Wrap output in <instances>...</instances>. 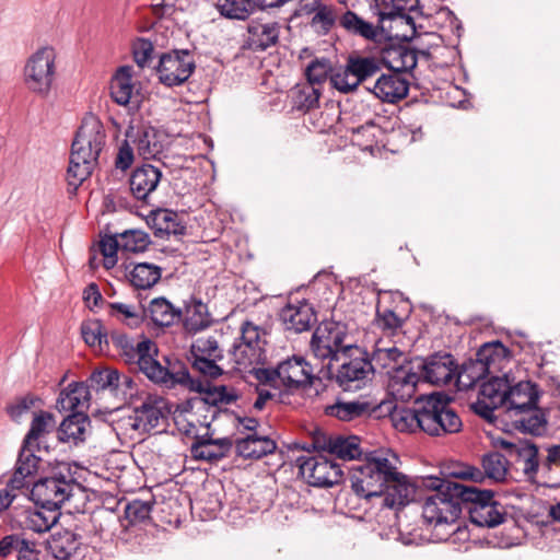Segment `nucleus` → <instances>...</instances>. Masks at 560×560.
I'll return each instance as SVG.
<instances>
[{
	"instance_id": "nucleus-1",
	"label": "nucleus",
	"mask_w": 560,
	"mask_h": 560,
	"mask_svg": "<svg viewBox=\"0 0 560 560\" xmlns=\"http://www.w3.org/2000/svg\"><path fill=\"white\" fill-rule=\"evenodd\" d=\"M424 487L435 491L428 497L422 506L423 520L433 525L438 540H447L454 535H466L457 520L466 510L472 524L479 527H495L508 521L502 504L493 500L491 490H481L467 483L439 479L429 476Z\"/></svg>"
},
{
	"instance_id": "nucleus-2",
	"label": "nucleus",
	"mask_w": 560,
	"mask_h": 560,
	"mask_svg": "<svg viewBox=\"0 0 560 560\" xmlns=\"http://www.w3.org/2000/svg\"><path fill=\"white\" fill-rule=\"evenodd\" d=\"M398 457L390 451H373L365 462L352 468L350 477L354 493L365 500L382 499V505L398 509L409 504L416 487L398 471Z\"/></svg>"
},
{
	"instance_id": "nucleus-3",
	"label": "nucleus",
	"mask_w": 560,
	"mask_h": 560,
	"mask_svg": "<svg viewBox=\"0 0 560 560\" xmlns=\"http://www.w3.org/2000/svg\"><path fill=\"white\" fill-rule=\"evenodd\" d=\"M113 343L119 354L127 363H137L139 370L152 382L165 384L172 387L175 383H186L190 381V374L186 366L180 362L163 366L154 357L158 354V348L150 339H143L135 343L127 335L113 331L109 335V345Z\"/></svg>"
},
{
	"instance_id": "nucleus-4",
	"label": "nucleus",
	"mask_w": 560,
	"mask_h": 560,
	"mask_svg": "<svg viewBox=\"0 0 560 560\" xmlns=\"http://www.w3.org/2000/svg\"><path fill=\"white\" fill-rule=\"evenodd\" d=\"M105 138L102 121L93 114L86 115L71 145L67 180L72 192H75L79 186L92 174L105 144Z\"/></svg>"
},
{
	"instance_id": "nucleus-5",
	"label": "nucleus",
	"mask_w": 560,
	"mask_h": 560,
	"mask_svg": "<svg viewBox=\"0 0 560 560\" xmlns=\"http://www.w3.org/2000/svg\"><path fill=\"white\" fill-rule=\"evenodd\" d=\"M82 492L83 487L77 481L71 468L62 464L49 476L33 483L30 498L40 508L59 510L66 501Z\"/></svg>"
},
{
	"instance_id": "nucleus-6",
	"label": "nucleus",
	"mask_w": 560,
	"mask_h": 560,
	"mask_svg": "<svg viewBox=\"0 0 560 560\" xmlns=\"http://www.w3.org/2000/svg\"><path fill=\"white\" fill-rule=\"evenodd\" d=\"M348 326L341 322L326 320L320 323L311 339V350L315 358L331 362L341 361L354 347Z\"/></svg>"
},
{
	"instance_id": "nucleus-7",
	"label": "nucleus",
	"mask_w": 560,
	"mask_h": 560,
	"mask_svg": "<svg viewBox=\"0 0 560 560\" xmlns=\"http://www.w3.org/2000/svg\"><path fill=\"white\" fill-rule=\"evenodd\" d=\"M423 432L440 436L454 434L462 430L463 422L450 406V398L443 394L423 396Z\"/></svg>"
},
{
	"instance_id": "nucleus-8",
	"label": "nucleus",
	"mask_w": 560,
	"mask_h": 560,
	"mask_svg": "<svg viewBox=\"0 0 560 560\" xmlns=\"http://www.w3.org/2000/svg\"><path fill=\"white\" fill-rule=\"evenodd\" d=\"M56 50L50 46L38 48L24 67V82L27 89L42 96H47L56 78Z\"/></svg>"
},
{
	"instance_id": "nucleus-9",
	"label": "nucleus",
	"mask_w": 560,
	"mask_h": 560,
	"mask_svg": "<svg viewBox=\"0 0 560 560\" xmlns=\"http://www.w3.org/2000/svg\"><path fill=\"white\" fill-rule=\"evenodd\" d=\"M196 68L194 54L188 49H173L160 56L156 66L159 81L165 86H178L185 83Z\"/></svg>"
},
{
	"instance_id": "nucleus-10",
	"label": "nucleus",
	"mask_w": 560,
	"mask_h": 560,
	"mask_svg": "<svg viewBox=\"0 0 560 560\" xmlns=\"http://www.w3.org/2000/svg\"><path fill=\"white\" fill-rule=\"evenodd\" d=\"M341 360L336 381L343 390L361 388L374 374V365L368 353L358 346H354L347 357H341Z\"/></svg>"
},
{
	"instance_id": "nucleus-11",
	"label": "nucleus",
	"mask_w": 560,
	"mask_h": 560,
	"mask_svg": "<svg viewBox=\"0 0 560 560\" xmlns=\"http://www.w3.org/2000/svg\"><path fill=\"white\" fill-rule=\"evenodd\" d=\"M296 463L301 475L313 487L329 488L342 480L340 465L323 455L300 456Z\"/></svg>"
},
{
	"instance_id": "nucleus-12",
	"label": "nucleus",
	"mask_w": 560,
	"mask_h": 560,
	"mask_svg": "<svg viewBox=\"0 0 560 560\" xmlns=\"http://www.w3.org/2000/svg\"><path fill=\"white\" fill-rule=\"evenodd\" d=\"M494 445L505 452L509 463L518 465L520 469L528 478H533L540 468L541 463L538 458V447L532 441L498 439Z\"/></svg>"
},
{
	"instance_id": "nucleus-13",
	"label": "nucleus",
	"mask_w": 560,
	"mask_h": 560,
	"mask_svg": "<svg viewBox=\"0 0 560 560\" xmlns=\"http://www.w3.org/2000/svg\"><path fill=\"white\" fill-rule=\"evenodd\" d=\"M313 378V368L303 357L293 355L278 364L279 383L290 392L311 385Z\"/></svg>"
},
{
	"instance_id": "nucleus-14",
	"label": "nucleus",
	"mask_w": 560,
	"mask_h": 560,
	"mask_svg": "<svg viewBox=\"0 0 560 560\" xmlns=\"http://www.w3.org/2000/svg\"><path fill=\"white\" fill-rule=\"evenodd\" d=\"M312 443L313 448L328 452L340 459L351 460L361 456L360 439L355 435H326L317 432Z\"/></svg>"
},
{
	"instance_id": "nucleus-15",
	"label": "nucleus",
	"mask_w": 560,
	"mask_h": 560,
	"mask_svg": "<svg viewBox=\"0 0 560 560\" xmlns=\"http://www.w3.org/2000/svg\"><path fill=\"white\" fill-rule=\"evenodd\" d=\"M423 377L427 382L434 385H447L456 382L457 364L450 353H434L430 355L422 364Z\"/></svg>"
},
{
	"instance_id": "nucleus-16",
	"label": "nucleus",
	"mask_w": 560,
	"mask_h": 560,
	"mask_svg": "<svg viewBox=\"0 0 560 560\" xmlns=\"http://www.w3.org/2000/svg\"><path fill=\"white\" fill-rule=\"evenodd\" d=\"M161 178L162 172L154 165L142 164L136 167L129 178L132 196L144 205H150L151 195L158 188Z\"/></svg>"
},
{
	"instance_id": "nucleus-17",
	"label": "nucleus",
	"mask_w": 560,
	"mask_h": 560,
	"mask_svg": "<svg viewBox=\"0 0 560 560\" xmlns=\"http://www.w3.org/2000/svg\"><path fill=\"white\" fill-rule=\"evenodd\" d=\"M338 27L350 36L374 43L380 42L385 34H388L385 26L374 25L351 10L340 13Z\"/></svg>"
},
{
	"instance_id": "nucleus-18",
	"label": "nucleus",
	"mask_w": 560,
	"mask_h": 560,
	"mask_svg": "<svg viewBox=\"0 0 560 560\" xmlns=\"http://www.w3.org/2000/svg\"><path fill=\"white\" fill-rule=\"evenodd\" d=\"M260 334L259 327L252 322H244L241 327V337L233 343L232 355L238 365L252 363L259 357Z\"/></svg>"
},
{
	"instance_id": "nucleus-19",
	"label": "nucleus",
	"mask_w": 560,
	"mask_h": 560,
	"mask_svg": "<svg viewBox=\"0 0 560 560\" xmlns=\"http://www.w3.org/2000/svg\"><path fill=\"white\" fill-rule=\"evenodd\" d=\"M280 319L287 330L299 334L311 329L317 317L312 304L302 300L296 304L288 303L280 312Z\"/></svg>"
},
{
	"instance_id": "nucleus-20",
	"label": "nucleus",
	"mask_w": 560,
	"mask_h": 560,
	"mask_svg": "<svg viewBox=\"0 0 560 560\" xmlns=\"http://www.w3.org/2000/svg\"><path fill=\"white\" fill-rule=\"evenodd\" d=\"M233 442L230 438L213 439L209 435L196 436L190 446L191 458L217 463L228 456Z\"/></svg>"
},
{
	"instance_id": "nucleus-21",
	"label": "nucleus",
	"mask_w": 560,
	"mask_h": 560,
	"mask_svg": "<svg viewBox=\"0 0 560 560\" xmlns=\"http://www.w3.org/2000/svg\"><path fill=\"white\" fill-rule=\"evenodd\" d=\"M36 451L38 450L34 446L25 445L24 443L22 444L15 464L14 474L7 485L8 488H11L12 490H20L30 486V479L37 472L40 462V458L35 455Z\"/></svg>"
},
{
	"instance_id": "nucleus-22",
	"label": "nucleus",
	"mask_w": 560,
	"mask_h": 560,
	"mask_svg": "<svg viewBox=\"0 0 560 560\" xmlns=\"http://www.w3.org/2000/svg\"><path fill=\"white\" fill-rule=\"evenodd\" d=\"M539 392L537 386L530 382H520L511 386L506 393L505 404L508 411L514 416L533 411L537 408Z\"/></svg>"
},
{
	"instance_id": "nucleus-23",
	"label": "nucleus",
	"mask_w": 560,
	"mask_h": 560,
	"mask_svg": "<svg viewBox=\"0 0 560 560\" xmlns=\"http://www.w3.org/2000/svg\"><path fill=\"white\" fill-rule=\"evenodd\" d=\"M386 373L389 376V393L396 400L408 401L415 397L420 375L413 372L409 365H399Z\"/></svg>"
},
{
	"instance_id": "nucleus-24",
	"label": "nucleus",
	"mask_w": 560,
	"mask_h": 560,
	"mask_svg": "<svg viewBox=\"0 0 560 560\" xmlns=\"http://www.w3.org/2000/svg\"><path fill=\"white\" fill-rule=\"evenodd\" d=\"M279 35V23H262L258 20H252L247 24V37L245 45L253 51H264L278 43Z\"/></svg>"
},
{
	"instance_id": "nucleus-25",
	"label": "nucleus",
	"mask_w": 560,
	"mask_h": 560,
	"mask_svg": "<svg viewBox=\"0 0 560 560\" xmlns=\"http://www.w3.org/2000/svg\"><path fill=\"white\" fill-rule=\"evenodd\" d=\"M91 428V420L84 411H75L62 420L57 429V438L62 443L79 445L83 443Z\"/></svg>"
},
{
	"instance_id": "nucleus-26",
	"label": "nucleus",
	"mask_w": 560,
	"mask_h": 560,
	"mask_svg": "<svg viewBox=\"0 0 560 560\" xmlns=\"http://www.w3.org/2000/svg\"><path fill=\"white\" fill-rule=\"evenodd\" d=\"M369 91L382 102L394 104L408 95L409 82L397 72L382 74Z\"/></svg>"
},
{
	"instance_id": "nucleus-27",
	"label": "nucleus",
	"mask_w": 560,
	"mask_h": 560,
	"mask_svg": "<svg viewBox=\"0 0 560 560\" xmlns=\"http://www.w3.org/2000/svg\"><path fill=\"white\" fill-rule=\"evenodd\" d=\"M166 401L158 396H148L140 406L135 408V428L150 431L160 425L166 418Z\"/></svg>"
},
{
	"instance_id": "nucleus-28",
	"label": "nucleus",
	"mask_w": 560,
	"mask_h": 560,
	"mask_svg": "<svg viewBox=\"0 0 560 560\" xmlns=\"http://www.w3.org/2000/svg\"><path fill=\"white\" fill-rule=\"evenodd\" d=\"M376 409L372 402L365 399L341 400L325 408V413L340 421H354L369 418Z\"/></svg>"
},
{
	"instance_id": "nucleus-29",
	"label": "nucleus",
	"mask_w": 560,
	"mask_h": 560,
	"mask_svg": "<svg viewBox=\"0 0 560 560\" xmlns=\"http://www.w3.org/2000/svg\"><path fill=\"white\" fill-rule=\"evenodd\" d=\"M423 396L416 398L412 408L395 405L390 410L389 418L397 431L415 433L423 432Z\"/></svg>"
},
{
	"instance_id": "nucleus-30",
	"label": "nucleus",
	"mask_w": 560,
	"mask_h": 560,
	"mask_svg": "<svg viewBox=\"0 0 560 560\" xmlns=\"http://www.w3.org/2000/svg\"><path fill=\"white\" fill-rule=\"evenodd\" d=\"M91 394L84 382H72L60 392L56 402L59 411H83L89 408Z\"/></svg>"
},
{
	"instance_id": "nucleus-31",
	"label": "nucleus",
	"mask_w": 560,
	"mask_h": 560,
	"mask_svg": "<svg viewBox=\"0 0 560 560\" xmlns=\"http://www.w3.org/2000/svg\"><path fill=\"white\" fill-rule=\"evenodd\" d=\"M235 450L238 456L246 459H260L277 450V443L268 438L260 436L256 432L243 439H237Z\"/></svg>"
},
{
	"instance_id": "nucleus-32",
	"label": "nucleus",
	"mask_w": 560,
	"mask_h": 560,
	"mask_svg": "<svg viewBox=\"0 0 560 560\" xmlns=\"http://www.w3.org/2000/svg\"><path fill=\"white\" fill-rule=\"evenodd\" d=\"M384 63L394 72L410 71L417 66V52L405 44H389L383 49Z\"/></svg>"
},
{
	"instance_id": "nucleus-33",
	"label": "nucleus",
	"mask_w": 560,
	"mask_h": 560,
	"mask_svg": "<svg viewBox=\"0 0 560 560\" xmlns=\"http://www.w3.org/2000/svg\"><path fill=\"white\" fill-rule=\"evenodd\" d=\"M148 223L153 229L156 237H164L170 234L183 235L186 231V226L178 221L177 212L167 209L151 211Z\"/></svg>"
},
{
	"instance_id": "nucleus-34",
	"label": "nucleus",
	"mask_w": 560,
	"mask_h": 560,
	"mask_svg": "<svg viewBox=\"0 0 560 560\" xmlns=\"http://www.w3.org/2000/svg\"><path fill=\"white\" fill-rule=\"evenodd\" d=\"M57 421L55 416L48 411H39L34 415L30 430L26 433L23 443L40 450L42 439L55 431Z\"/></svg>"
},
{
	"instance_id": "nucleus-35",
	"label": "nucleus",
	"mask_w": 560,
	"mask_h": 560,
	"mask_svg": "<svg viewBox=\"0 0 560 560\" xmlns=\"http://www.w3.org/2000/svg\"><path fill=\"white\" fill-rule=\"evenodd\" d=\"M180 385L187 386L190 389H195L198 393H203L205 396L202 401L211 406L230 405L237 399V394L233 388H229L225 385H218L208 388H203L201 382L194 381L190 377L189 382L179 383Z\"/></svg>"
},
{
	"instance_id": "nucleus-36",
	"label": "nucleus",
	"mask_w": 560,
	"mask_h": 560,
	"mask_svg": "<svg viewBox=\"0 0 560 560\" xmlns=\"http://www.w3.org/2000/svg\"><path fill=\"white\" fill-rule=\"evenodd\" d=\"M110 96L118 105H128L133 94L135 85L130 67H120L110 81Z\"/></svg>"
},
{
	"instance_id": "nucleus-37",
	"label": "nucleus",
	"mask_w": 560,
	"mask_h": 560,
	"mask_svg": "<svg viewBox=\"0 0 560 560\" xmlns=\"http://www.w3.org/2000/svg\"><path fill=\"white\" fill-rule=\"evenodd\" d=\"M322 91V86H315L306 82L296 84L291 90L293 108L303 113L318 108Z\"/></svg>"
},
{
	"instance_id": "nucleus-38",
	"label": "nucleus",
	"mask_w": 560,
	"mask_h": 560,
	"mask_svg": "<svg viewBox=\"0 0 560 560\" xmlns=\"http://www.w3.org/2000/svg\"><path fill=\"white\" fill-rule=\"evenodd\" d=\"M150 318L156 326L168 327L182 318V311L165 298L153 299L148 307Z\"/></svg>"
},
{
	"instance_id": "nucleus-39",
	"label": "nucleus",
	"mask_w": 560,
	"mask_h": 560,
	"mask_svg": "<svg viewBox=\"0 0 560 560\" xmlns=\"http://www.w3.org/2000/svg\"><path fill=\"white\" fill-rule=\"evenodd\" d=\"M490 371L480 360L469 359L463 363L460 370H456V386L460 390H467L483 380Z\"/></svg>"
},
{
	"instance_id": "nucleus-40",
	"label": "nucleus",
	"mask_w": 560,
	"mask_h": 560,
	"mask_svg": "<svg viewBox=\"0 0 560 560\" xmlns=\"http://www.w3.org/2000/svg\"><path fill=\"white\" fill-rule=\"evenodd\" d=\"M107 305L108 315L130 328L139 327L145 317V310L139 305L120 302H112Z\"/></svg>"
},
{
	"instance_id": "nucleus-41",
	"label": "nucleus",
	"mask_w": 560,
	"mask_h": 560,
	"mask_svg": "<svg viewBox=\"0 0 560 560\" xmlns=\"http://www.w3.org/2000/svg\"><path fill=\"white\" fill-rule=\"evenodd\" d=\"M80 542L77 534L70 530L57 532L51 535L48 548L51 555L59 560H68L75 555Z\"/></svg>"
},
{
	"instance_id": "nucleus-42",
	"label": "nucleus",
	"mask_w": 560,
	"mask_h": 560,
	"mask_svg": "<svg viewBox=\"0 0 560 560\" xmlns=\"http://www.w3.org/2000/svg\"><path fill=\"white\" fill-rule=\"evenodd\" d=\"M215 5L222 16L238 21L247 20L258 8L257 0H218Z\"/></svg>"
},
{
	"instance_id": "nucleus-43",
	"label": "nucleus",
	"mask_w": 560,
	"mask_h": 560,
	"mask_svg": "<svg viewBox=\"0 0 560 560\" xmlns=\"http://www.w3.org/2000/svg\"><path fill=\"white\" fill-rule=\"evenodd\" d=\"M211 324L208 306L192 298L185 305V326L188 330L200 331Z\"/></svg>"
},
{
	"instance_id": "nucleus-44",
	"label": "nucleus",
	"mask_w": 560,
	"mask_h": 560,
	"mask_svg": "<svg viewBox=\"0 0 560 560\" xmlns=\"http://www.w3.org/2000/svg\"><path fill=\"white\" fill-rule=\"evenodd\" d=\"M162 269L153 264L139 262L128 273V280L137 289H150L161 279Z\"/></svg>"
},
{
	"instance_id": "nucleus-45",
	"label": "nucleus",
	"mask_w": 560,
	"mask_h": 560,
	"mask_svg": "<svg viewBox=\"0 0 560 560\" xmlns=\"http://www.w3.org/2000/svg\"><path fill=\"white\" fill-rule=\"evenodd\" d=\"M58 517V510L40 508V510L27 511L24 523L27 529L40 534L48 532L57 523Z\"/></svg>"
},
{
	"instance_id": "nucleus-46",
	"label": "nucleus",
	"mask_w": 560,
	"mask_h": 560,
	"mask_svg": "<svg viewBox=\"0 0 560 560\" xmlns=\"http://www.w3.org/2000/svg\"><path fill=\"white\" fill-rule=\"evenodd\" d=\"M510 388L508 377L492 376L480 385L479 397L493 401L503 407L506 399V393Z\"/></svg>"
},
{
	"instance_id": "nucleus-47",
	"label": "nucleus",
	"mask_w": 560,
	"mask_h": 560,
	"mask_svg": "<svg viewBox=\"0 0 560 560\" xmlns=\"http://www.w3.org/2000/svg\"><path fill=\"white\" fill-rule=\"evenodd\" d=\"M483 479L488 477L494 481H503L508 472L509 458L505 453L490 452L481 460Z\"/></svg>"
},
{
	"instance_id": "nucleus-48",
	"label": "nucleus",
	"mask_w": 560,
	"mask_h": 560,
	"mask_svg": "<svg viewBox=\"0 0 560 560\" xmlns=\"http://www.w3.org/2000/svg\"><path fill=\"white\" fill-rule=\"evenodd\" d=\"M83 340L90 347H98L101 351L108 350L109 335L104 331V326L98 319L83 322L81 325Z\"/></svg>"
},
{
	"instance_id": "nucleus-49",
	"label": "nucleus",
	"mask_w": 560,
	"mask_h": 560,
	"mask_svg": "<svg viewBox=\"0 0 560 560\" xmlns=\"http://www.w3.org/2000/svg\"><path fill=\"white\" fill-rule=\"evenodd\" d=\"M347 65L348 71L352 73L359 85L380 71L378 61L373 57H349Z\"/></svg>"
},
{
	"instance_id": "nucleus-50",
	"label": "nucleus",
	"mask_w": 560,
	"mask_h": 560,
	"mask_svg": "<svg viewBox=\"0 0 560 560\" xmlns=\"http://www.w3.org/2000/svg\"><path fill=\"white\" fill-rule=\"evenodd\" d=\"M399 11L400 23L410 26V34H402V40L411 42L418 34L413 14H421L420 0H395Z\"/></svg>"
},
{
	"instance_id": "nucleus-51",
	"label": "nucleus",
	"mask_w": 560,
	"mask_h": 560,
	"mask_svg": "<svg viewBox=\"0 0 560 560\" xmlns=\"http://www.w3.org/2000/svg\"><path fill=\"white\" fill-rule=\"evenodd\" d=\"M120 238V249L130 253L144 252L151 244L150 235L140 229H129L117 233Z\"/></svg>"
},
{
	"instance_id": "nucleus-52",
	"label": "nucleus",
	"mask_w": 560,
	"mask_h": 560,
	"mask_svg": "<svg viewBox=\"0 0 560 560\" xmlns=\"http://www.w3.org/2000/svg\"><path fill=\"white\" fill-rule=\"evenodd\" d=\"M404 353L395 346L389 348H381L376 345L375 350L370 358L374 365V371L378 368L382 370L393 371V368L399 366Z\"/></svg>"
},
{
	"instance_id": "nucleus-53",
	"label": "nucleus",
	"mask_w": 560,
	"mask_h": 560,
	"mask_svg": "<svg viewBox=\"0 0 560 560\" xmlns=\"http://www.w3.org/2000/svg\"><path fill=\"white\" fill-rule=\"evenodd\" d=\"M442 479L455 481L458 483H465L464 480H470L475 482H480L483 480V472L481 469L469 465L458 464L450 466L442 471ZM438 478L441 479L440 477Z\"/></svg>"
},
{
	"instance_id": "nucleus-54",
	"label": "nucleus",
	"mask_w": 560,
	"mask_h": 560,
	"mask_svg": "<svg viewBox=\"0 0 560 560\" xmlns=\"http://www.w3.org/2000/svg\"><path fill=\"white\" fill-rule=\"evenodd\" d=\"M116 382H118V371L106 368L93 371L85 384H88L89 390H108L114 395Z\"/></svg>"
},
{
	"instance_id": "nucleus-55",
	"label": "nucleus",
	"mask_w": 560,
	"mask_h": 560,
	"mask_svg": "<svg viewBox=\"0 0 560 560\" xmlns=\"http://www.w3.org/2000/svg\"><path fill=\"white\" fill-rule=\"evenodd\" d=\"M332 72L334 69L329 59H314L308 63L305 70L306 83L315 86H322L327 79L330 80V74Z\"/></svg>"
},
{
	"instance_id": "nucleus-56",
	"label": "nucleus",
	"mask_w": 560,
	"mask_h": 560,
	"mask_svg": "<svg viewBox=\"0 0 560 560\" xmlns=\"http://www.w3.org/2000/svg\"><path fill=\"white\" fill-rule=\"evenodd\" d=\"M315 9L312 12H315L312 19V25H318L323 32V34H327L334 26L338 27V19L339 15L337 10L332 7L322 4L319 0L314 4Z\"/></svg>"
},
{
	"instance_id": "nucleus-57",
	"label": "nucleus",
	"mask_w": 560,
	"mask_h": 560,
	"mask_svg": "<svg viewBox=\"0 0 560 560\" xmlns=\"http://www.w3.org/2000/svg\"><path fill=\"white\" fill-rule=\"evenodd\" d=\"M162 144L158 140L156 130L144 128L137 138V149L144 159L154 158L161 151Z\"/></svg>"
},
{
	"instance_id": "nucleus-58",
	"label": "nucleus",
	"mask_w": 560,
	"mask_h": 560,
	"mask_svg": "<svg viewBox=\"0 0 560 560\" xmlns=\"http://www.w3.org/2000/svg\"><path fill=\"white\" fill-rule=\"evenodd\" d=\"M395 7V0H371L370 10L377 16V26H385L386 21L400 23L399 11Z\"/></svg>"
},
{
	"instance_id": "nucleus-59",
	"label": "nucleus",
	"mask_w": 560,
	"mask_h": 560,
	"mask_svg": "<svg viewBox=\"0 0 560 560\" xmlns=\"http://www.w3.org/2000/svg\"><path fill=\"white\" fill-rule=\"evenodd\" d=\"M534 413L515 420L516 428L522 432L533 435H541L546 431L547 420L544 413L534 409Z\"/></svg>"
},
{
	"instance_id": "nucleus-60",
	"label": "nucleus",
	"mask_w": 560,
	"mask_h": 560,
	"mask_svg": "<svg viewBox=\"0 0 560 560\" xmlns=\"http://www.w3.org/2000/svg\"><path fill=\"white\" fill-rule=\"evenodd\" d=\"M191 357L223 358L215 337H200L191 345Z\"/></svg>"
},
{
	"instance_id": "nucleus-61",
	"label": "nucleus",
	"mask_w": 560,
	"mask_h": 560,
	"mask_svg": "<svg viewBox=\"0 0 560 560\" xmlns=\"http://www.w3.org/2000/svg\"><path fill=\"white\" fill-rule=\"evenodd\" d=\"M509 352L508 348L501 341L487 342L480 347L476 353V359L485 363L490 371V365L500 358H503Z\"/></svg>"
},
{
	"instance_id": "nucleus-62",
	"label": "nucleus",
	"mask_w": 560,
	"mask_h": 560,
	"mask_svg": "<svg viewBox=\"0 0 560 560\" xmlns=\"http://www.w3.org/2000/svg\"><path fill=\"white\" fill-rule=\"evenodd\" d=\"M120 249L118 235H104L100 241V250L104 256V267L113 268L117 264V252Z\"/></svg>"
},
{
	"instance_id": "nucleus-63",
	"label": "nucleus",
	"mask_w": 560,
	"mask_h": 560,
	"mask_svg": "<svg viewBox=\"0 0 560 560\" xmlns=\"http://www.w3.org/2000/svg\"><path fill=\"white\" fill-rule=\"evenodd\" d=\"M375 320L378 327L388 331H395L402 326V319L392 308L384 307L381 298L376 306Z\"/></svg>"
},
{
	"instance_id": "nucleus-64",
	"label": "nucleus",
	"mask_w": 560,
	"mask_h": 560,
	"mask_svg": "<svg viewBox=\"0 0 560 560\" xmlns=\"http://www.w3.org/2000/svg\"><path fill=\"white\" fill-rule=\"evenodd\" d=\"M330 84L334 89L345 94L353 92L359 86L352 73L348 71V65L334 70L330 74Z\"/></svg>"
}]
</instances>
